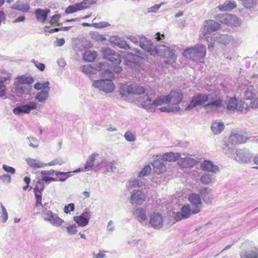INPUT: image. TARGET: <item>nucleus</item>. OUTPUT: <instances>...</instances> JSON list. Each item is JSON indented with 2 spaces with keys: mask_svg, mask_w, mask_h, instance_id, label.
I'll use <instances>...</instances> for the list:
<instances>
[{
  "mask_svg": "<svg viewBox=\"0 0 258 258\" xmlns=\"http://www.w3.org/2000/svg\"><path fill=\"white\" fill-rule=\"evenodd\" d=\"M155 92L150 94L147 93L140 96L137 100L139 105L149 112H177L180 110L179 103L183 98V94L180 90H172L167 95H161L153 100L155 96Z\"/></svg>",
  "mask_w": 258,
  "mask_h": 258,
  "instance_id": "obj_1",
  "label": "nucleus"
},
{
  "mask_svg": "<svg viewBox=\"0 0 258 258\" xmlns=\"http://www.w3.org/2000/svg\"><path fill=\"white\" fill-rule=\"evenodd\" d=\"M139 43L140 46L151 55L158 54L165 58V62L168 64H172L175 62L176 56L173 49L165 45L159 46V49L155 46L152 41L145 37H140Z\"/></svg>",
  "mask_w": 258,
  "mask_h": 258,
  "instance_id": "obj_2",
  "label": "nucleus"
},
{
  "mask_svg": "<svg viewBox=\"0 0 258 258\" xmlns=\"http://www.w3.org/2000/svg\"><path fill=\"white\" fill-rule=\"evenodd\" d=\"M202 199L206 204H212L214 200L213 190L209 187H202L198 194H195V214L199 213L203 208Z\"/></svg>",
  "mask_w": 258,
  "mask_h": 258,
  "instance_id": "obj_3",
  "label": "nucleus"
},
{
  "mask_svg": "<svg viewBox=\"0 0 258 258\" xmlns=\"http://www.w3.org/2000/svg\"><path fill=\"white\" fill-rule=\"evenodd\" d=\"M145 88L138 84L122 85L119 89V93L122 97L128 98L132 95H140L145 93Z\"/></svg>",
  "mask_w": 258,
  "mask_h": 258,
  "instance_id": "obj_4",
  "label": "nucleus"
},
{
  "mask_svg": "<svg viewBox=\"0 0 258 258\" xmlns=\"http://www.w3.org/2000/svg\"><path fill=\"white\" fill-rule=\"evenodd\" d=\"M244 101H250L249 109L258 108V86H247L244 92Z\"/></svg>",
  "mask_w": 258,
  "mask_h": 258,
  "instance_id": "obj_5",
  "label": "nucleus"
},
{
  "mask_svg": "<svg viewBox=\"0 0 258 258\" xmlns=\"http://www.w3.org/2000/svg\"><path fill=\"white\" fill-rule=\"evenodd\" d=\"M226 104V108L229 111L246 112L249 110L248 103L244 100L238 101L235 98H229Z\"/></svg>",
  "mask_w": 258,
  "mask_h": 258,
  "instance_id": "obj_6",
  "label": "nucleus"
},
{
  "mask_svg": "<svg viewBox=\"0 0 258 258\" xmlns=\"http://www.w3.org/2000/svg\"><path fill=\"white\" fill-rule=\"evenodd\" d=\"M41 216L45 221L49 222L51 225L56 227L61 226L64 222L57 214L49 210H45L43 211Z\"/></svg>",
  "mask_w": 258,
  "mask_h": 258,
  "instance_id": "obj_7",
  "label": "nucleus"
},
{
  "mask_svg": "<svg viewBox=\"0 0 258 258\" xmlns=\"http://www.w3.org/2000/svg\"><path fill=\"white\" fill-rule=\"evenodd\" d=\"M217 19L221 23L230 26L239 27L241 25V20L232 14H220L217 16Z\"/></svg>",
  "mask_w": 258,
  "mask_h": 258,
  "instance_id": "obj_8",
  "label": "nucleus"
},
{
  "mask_svg": "<svg viewBox=\"0 0 258 258\" xmlns=\"http://www.w3.org/2000/svg\"><path fill=\"white\" fill-rule=\"evenodd\" d=\"M220 24L213 20L205 21L203 24V27L201 30L200 37L202 38L208 34L217 31L220 28Z\"/></svg>",
  "mask_w": 258,
  "mask_h": 258,
  "instance_id": "obj_9",
  "label": "nucleus"
},
{
  "mask_svg": "<svg viewBox=\"0 0 258 258\" xmlns=\"http://www.w3.org/2000/svg\"><path fill=\"white\" fill-rule=\"evenodd\" d=\"M210 102L204 106L205 109L207 111H220L225 108V104L223 100L220 98H217L215 100L210 99L209 100Z\"/></svg>",
  "mask_w": 258,
  "mask_h": 258,
  "instance_id": "obj_10",
  "label": "nucleus"
},
{
  "mask_svg": "<svg viewBox=\"0 0 258 258\" xmlns=\"http://www.w3.org/2000/svg\"><path fill=\"white\" fill-rule=\"evenodd\" d=\"M93 86L106 93L111 92L114 89V86L112 81L109 79L96 81L93 83Z\"/></svg>",
  "mask_w": 258,
  "mask_h": 258,
  "instance_id": "obj_11",
  "label": "nucleus"
},
{
  "mask_svg": "<svg viewBox=\"0 0 258 258\" xmlns=\"http://www.w3.org/2000/svg\"><path fill=\"white\" fill-rule=\"evenodd\" d=\"M233 158L240 163H248L251 158V154L246 149H237Z\"/></svg>",
  "mask_w": 258,
  "mask_h": 258,
  "instance_id": "obj_12",
  "label": "nucleus"
},
{
  "mask_svg": "<svg viewBox=\"0 0 258 258\" xmlns=\"http://www.w3.org/2000/svg\"><path fill=\"white\" fill-rule=\"evenodd\" d=\"M103 57L115 64H119L121 61V56L115 51L108 48H103Z\"/></svg>",
  "mask_w": 258,
  "mask_h": 258,
  "instance_id": "obj_13",
  "label": "nucleus"
},
{
  "mask_svg": "<svg viewBox=\"0 0 258 258\" xmlns=\"http://www.w3.org/2000/svg\"><path fill=\"white\" fill-rule=\"evenodd\" d=\"M211 40L226 46L234 40L232 35L215 33L211 36Z\"/></svg>",
  "mask_w": 258,
  "mask_h": 258,
  "instance_id": "obj_14",
  "label": "nucleus"
},
{
  "mask_svg": "<svg viewBox=\"0 0 258 258\" xmlns=\"http://www.w3.org/2000/svg\"><path fill=\"white\" fill-rule=\"evenodd\" d=\"M149 224L154 229H161L163 225V219L159 213H153L150 215Z\"/></svg>",
  "mask_w": 258,
  "mask_h": 258,
  "instance_id": "obj_15",
  "label": "nucleus"
},
{
  "mask_svg": "<svg viewBox=\"0 0 258 258\" xmlns=\"http://www.w3.org/2000/svg\"><path fill=\"white\" fill-rule=\"evenodd\" d=\"M200 168L202 170L214 174H217L220 171L219 167L217 165L214 164L211 161L208 160H205L201 163Z\"/></svg>",
  "mask_w": 258,
  "mask_h": 258,
  "instance_id": "obj_16",
  "label": "nucleus"
},
{
  "mask_svg": "<svg viewBox=\"0 0 258 258\" xmlns=\"http://www.w3.org/2000/svg\"><path fill=\"white\" fill-rule=\"evenodd\" d=\"M44 189V183L41 179H39L36 182L33 191L36 198V206H41L42 203V191Z\"/></svg>",
  "mask_w": 258,
  "mask_h": 258,
  "instance_id": "obj_17",
  "label": "nucleus"
},
{
  "mask_svg": "<svg viewBox=\"0 0 258 258\" xmlns=\"http://www.w3.org/2000/svg\"><path fill=\"white\" fill-rule=\"evenodd\" d=\"M37 107V104L34 102H30L28 104L21 105L15 108L13 112L16 115H20L24 113H29L32 109H35Z\"/></svg>",
  "mask_w": 258,
  "mask_h": 258,
  "instance_id": "obj_18",
  "label": "nucleus"
},
{
  "mask_svg": "<svg viewBox=\"0 0 258 258\" xmlns=\"http://www.w3.org/2000/svg\"><path fill=\"white\" fill-rule=\"evenodd\" d=\"M89 6L85 2H82L75 4L74 5L69 6L65 10V13L66 14H70L85 10L88 8Z\"/></svg>",
  "mask_w": 258,
  "mask_h": 258,
  "instance_id": "obj_19",
  "label": "nucleus"
},
{
  "mask_svg": "<svg viewBox=\"0 0 258 258\" xmlns=\"http://www.w3.org/2000/svg\"><path fill=\"white\" fill-rule=\"evenodd\" d=\"M50 13V10L48 9H37L34 11V14L36 19L42 24L46 22L48 15Z\"/></svg>",
  "mask_w": 258,
  "mask_h": 258,
  "instance_id": "obj_20",
  "label": "nucleus"
},
{
  "mask_svg": "<svg viewBox=\"0 0 258 258\" xmlns=\"http://www.w3.org/2000/svg\"><path fill=\"white\" fill-rule=\"evenodd\" d=\"M247 138L238 133H232L229 137V142L232 145L245 143Z\"/></svg>",
  "mask_w": 258,
  "mask_h": 258,
  "instance_id": "obj_21",
  "label": "nucleus"
},
{
  "mask_svg": "<svg viewBox=\"0 0 258 258\" xmlns=\"http://www.w3.org/2000/svg\"><path fill=\"white\" fill-rule=\"evenodd\" d=\"M90 218V214L89 212H84L81 215L75 216L74 221L81 227L86 226L89 222Z\"/></svg>",
  "mask_w": 258,
  "mask_h": 258,
  "instance_id": "obj_22",
  "label": "nucleus"
},
{
  "mask_svg": "<svg viewBox=\"0 0 258 258\" xmlns=\"http://www.w3.org/2000/svg\"><path fill=\"white\" fill-rule=\"evenodd\" d=\"M145 195L140 190L134 191L131 196V201L132 204L136 205H141L145 201Z\"/></svg>",
  "mask_w": 258,
  "mask_h": 258,
  "instance_id": "obj_23",
  "label": "nucleus"
},
{
  "mask_svg": "<svg viewBox=\"0 0 258 258\" xmlns=\"http://www.w3.org/2000/svg\"><path fill=\"white\" fill-rule=\"evenodd\" d=\"M206 54V48L203 44H197L195 46V61L203 59Z\"/></svg>",
  "mask_w": 258,
  "mask_h": 258,
  "instance_id": "obj_24",
  "label": "nucleus"
},
{
  "mask_svg": "<svg viewBox=\"0 0 258 258\" xmlns=\"http://www.w3.org/2000/svg\"><path fill=\"white\" fill-rule=\"evenodd\" d=\"M225 125L224 123L219 120H216L212 122L211 128L215 135L220 134L224 129Z\"/></svg>",
  "mask_w": 258,
  "mask_h": 258,
  "instance_id": "obj_25",
  "label": "nucleus"
},
{
  "mask_svg": "<svg viewBox=\"0 0 258 258\" xmlns=\"http://www.w3.org/2000/svg\"><path fill=\"white\" fill-rule=\"evenodd\" d=\"M200 182L205 185L212 184L215 182V177L209 173H204L200 177Z\"/></svg>",
  "mask_w": 258,
  "mask_h": 258,
  "instance_id": "obj_26",
  "label": "nucleus"
},
{
  "mask_svg": "<svg viewBox=\"0 0 258 258\" xmlns=\"http://www.w3.org/2000/svg\"><path fill=\"white\" fill-rule=\"evenodd\" d=\"M154 172L157 174H161L166 171L165 166L159 160H155L152 163Z\"/></svg>",
  "mask_w": 258,
  "mask_h": 258,
  "instance_id": "obj_27",
  "label": "nucleus"
},
{
  "mask_svg": "<svg viewBox=\"0 0 258 258\" xmlns=\"http://www.w3.org/2000/svg\"><path fill=\"white\" fill-rule=\"evenodd\" d=\"M34 82V79L30 76L22 75L16 78V83L17 86L19 85H30Z\"/></svg>",
  "mask_w": 258,
  "mask_h": 258,
  "instance_id": "obj_28",
  "label": "nucleus"
},
{
  "mask_svg": "<svg viewBox=\"0 0 258 258\" xmlns=\"http://www.w3.org/2000/svg\"><path fill=\"white\" fill-rule=\"evenodd\" d=\"M240 258H258V249L254 247L252 249L241 252Z\"/></svg>",
  "mask_w": 258,
  "mask_h": 258,
  "instance_id": "obj_29",
  "label": "nucleus"
},
{
  "mask_svg": "<svg viewBox=\"0 0 258 258\" xmlns=\"http://www.w3.org/2000/svg\"><path fill=\"white\" fill-rule=\"evenodd\" d=\"M12 9L18 10L23 12H27L30 10L28 4H23L21 1H17L12 6Z\"/></svg>",
  "mask_w": 258,
  "mask_h": 258,
  "instance_id": "obj_30",
  "label": "nucleus"
},
{
  "mask_svg": "<svg viewBox=\"0 0 258 258\" xmlns=\"http://www.w3.org/2000/svg\"><path fill=\"white\" fill-rule=\"evenodd\" d=\"M180 155L177 153L169 152L164 154L163 159L166 161L174 162L179 159Z\"/></svg>",
  "mask_w": 258,
  "mask_h": 258,
  "instance_id": "obj_31",
  "label": "nucleus"
},
{
  "mask_svg": "<svg viewBox=\"0 0 258 258\" xmlns=\"http://www.w3.org/2000/svg\"><path fill=\"white\" fill-rule=\"evenodd\" d=\"M236 7V4L235 2L227 1L223 5L218 6V8L221 11H227L231 10L235 8Z\"/></svg>",
  "mask_w": 258,
  "mask_h": 258,
  "instance_id": "obj_32",
  "label": "nucleus"
},
{
  "mask_svg": "<svg viewBox=\"0 0 258 258\" xmlns=\"http://www.w3.org/2000/svg\"><path fill=\"white\" fill-rule=\"evenodd\" d=\"M193 163V160L191 158H183L178 161L177 164L181 168H189L192 167Z\"/></svg>",
  "mask_w": 258,
  "mask_h": 258,
  "instance_id": "obj_33",
  "label": "nucleus"
},
{
  "mask_svg": "<svg viewBox=\"0 0 258 258\" xmlns=\"http://www.w3.org/2000/svg\"><path fill=\"white\" fill-rule=\"evenodd\" d=\"M210 99V97L203 94H199L195 96V107L202 105Z\"/></svg>",
  "mask_w": 258,
  "mask_h": 258,
  "instance_id": "obj_34",
  "label": "nucleus"
},
{
  "mask_svg": "<svg viewBox=\"0 0 258 258\" xmlns=\"http://www.w3.org/2000/svg\"><path fill=\"white\" fill-rule=\"evenodd\" d=\"M97 57V53L95 51L87 50L83 54L84 59L88 62L94 60Z\"/></svg>",
  "mask_w": 258,
  "mask_h": 258,
  "instance_id": "obj_35",
  "label": "nucleus"
},
{
  "mask_svg": "<svg viewBox=\"0 0 258 258\" xmlns=\"http://www.w3.org/2000/svg\"><path fill=\"white\" fill-rule=\"evenodd\" d=\"M134 215L140 222H144L146 220V214L142 208L137 209L134 212Z\"/></svg>",
  "mask_w": 258,
  "mask_h": 258,
  "instance_id": "obj_36",
  "label": "nucleus"
},
{
  "mask_svg": "<svg viewBox=\"0 0 258 258\" xmlns=\"http://www.w3.org/2000/svg\"><path fill=\"white\" fill-rule=\"evenodd\" d=\"M98 154H93L89 157L84 167L86 170H90L94 166L95 157Z\"/></svg>",
  "mask_w": 258,
  "mask_h": 258,
  "instance_id": "obj_37",
  "label": "nucleus"
},
{
  "mask_svg": "<svg viewBox=\"0 0 258 258\" xmlns=\"http://www.w3.org/2000/svg\"><path fill=\"white\" fill-rule=\"evenodd\" d=\"M49 90H42L39 92L36 96V99L39 102H44L48 97V92Z\"/></svg>",
  "mask_w": 258,
  "mask_h": 258,
  "instance_id": "obj_38",
  "label": "nucleus"
},
{
  "mask_svg": "<svg viewBox=\"0 0 258 258\" xmlns=\"http://www.w3.org/2000/svg\"><path fill=\"white\" fill-rule=\"evenodd\" d=\"M49 84H50L48 81H46L43 83L37 82L34 84V87L35 89L38 90L42 89H46L45 90H49Z\"/></svg>",
  "mask_w": 258,
  "mask_h": 258,
  "instance_id": "obj_39",
  "label": "nucleus"
},
{
  "mask_svg": "<svg viewBox=\"0 0 258 258\" xmlns=\"http://www.w3.org/2000/svg\"><path fill=\"white\" fill-rule=\"evenodd\" d=\"M181 212L182 215V218L184 219L188 218L191 213V210L189 206H183L181 209Z\"/></svg>",
  "mask_w": 258,
  "mask_h": 258,
  "instance_id": "obj_40",
  "label": "nucleus"
},
{
  "mask_svg": "<svg viewBox=\"0 0 258 258\" xmlns=\"http://www.w3.org/2000/svg\"><path fill=\"white\" fill-rule=\"evenodd\" d=\"M182 55L186 59H191L194 57V49L192 47L185 49Z\"/></svg>",
  "mask_w": 258,
  "mask_h": 258,
  "instance_id": "obj_41",
  "label": "nucleus"
},
{
  "mask_svg": "<svg viewBox=\"0 0 258 258\" xmlns=\"http://www.w3.org/2000/svg\"><path fill=\"white\" fill-rule=\"evenodd\" d=\"M10 77H8L7 78H1L0 80V97H3L5 95L6 87L3 84L4 82L7 80H9Z\"/></svg>",
  "mask_w": 258,
  "mask_h": 258,
  "instance_id": "obj_42",
  "label": "nucleus"
},
{
  "mask_svg": "<svg viewBox=\"0 0 258 258\" xmlns=\"http://www.w3.org/2000/svg\"><path fill=\"white\" fill-rule=\"evenodd\" d=\"M232 148L231 147H230L227 144H225L222 147V152L224 154L228 155L229 156H231L232 158H233V156L235 155V154L232 153Z\"/></svg>",
  "mask_w": 258,
  "mask_h": 258,
  "instance_id": "obj_43",
  "label": "nucleus"
},
{
  "mask_svg": "<svg viewBox=\"0 0 258 258\" xmlns=\"http://www.w3.org/2000/svg\"><path fill=\"white\" fill-rule=\"evenodd\" d=\"M151 171V168L149 165L145 166L139 173L138 176L140 177H144L148 175Z\"/></svg>",
  "mask_w": 258,
  "mask_h": 258,
  "instance_id": "obj_44",
  "label": "nucleus"
},
{
  "mask_svg": "<svg viewBox=\"0 0 258 258\" xmlns=\"http://www.w3.org/2000/svg\"><path fill=\"white\" fill-rule=\"evenodd\" d=\"M242 5L248 9H253L255 7V3L253 0H243Z\"/></svg>",
  "mask_w": 258,
  "mask_h": 258,
  "instance_id": "obj_45",
  "label": "nucleus"
},
{
  "mask_svg": "<svg viewBox=\"0 0 258 258\" xmlns=\"http://www.w3.org/2000/svg\"><path fill=\"white\" fill-rule=\"evenodd\" d=\"M60 18V15L59 14L54 15L52 16L49 21V23L51 25H58V22Z\"/></svg>",
  "mask_w": 258,
  "mask_h": 258,
  "instance_id": "obj_46",
  "label": "nucleus"
},
{
  "mask_svg": "<svg viewBox=\"0 0 258 258\" xmlns=\"http://www.w3.org/2000/svg\"><path fill=\"white\" fill-rule=\"evenodd\" d=\"M1 208L2 210L1 216V220L3 222H5L8 220V214L6 209L2 204H1Z\"/></svg>",
  "mask_w": 258,
  "mask_h": 258,
  "instance_id": "obj_47",
  "label": "nucleus"
},
{
  "mask_svg": "<svg viewBox=\"0 0 258 258\" xmlns=\"http://www.w3.org/2000/svg\"><path fill=\"white\" fill-rule=\"evenodd\" d=\"M124 137L127 141L133 142L136 140L135 136L131 132L128 131L125 133Z\"/></svg>",
  "mask_w": 258,
  "mask_h": 258,
  "instance_id": "obj_48",
  "label": "nucleus"
},
{
  "mask_svg": "<svg viewBox=\"0 0 258 258\" xmlns=\"http://www.w3.org/2000/svg\"><path fill=\"white\" fill-rule=\"evenodd\" d=\"M67 230L68 232L71 235L75 234L77 232V226L75 224L71 225L67 227Z\"/></svg>",
  "mask_w": 258,
  "mask_h": 258,
  "instance_id": "obj_49",
  "label": "nucleus"
},
{
  "mask_svg": "<svg viewBox=\"0 0 258 258\" xmlns=\"http://www.w3.org/2000/svg\"><path fill=\"white\" fill-rule=\"evenodd\" d=\"M75 210V205L73 203H70L67 206H65L63 208L64 212L66 214L70 213L71 212Z\"/></svg>",
  "mask_w": 258,
  "mask_h": 258,
  "instance_id": "obj_50",
  "label": "nucleus"
},
{
  "mask_svg": "<svg viewBox=\"0 0 258 258\" xmlns=\"http://www.w3.org/2000/svg\"><path fill=\"white\" fill-rule=\"evenodd\" d=\"M172 216L176 222L179 221L182 219H184V218H182V213L180 212H173L172 214Z\"/></svg>",
  "mask_w": 258,
  "mask_h": 258,
  "instance_id": "obj_51",
  "label": "nucleus"
},
{
  "mask_svg": "<svg viewBox=\"0 0 258 258\" xmlns=\"http://www.w3.org/2000/svg\"><path fill=\"white\" fill-rule=\"evenodd\" d=\"M32 62H33L35 66V67L38 69L40 71H43L45 68V64L42 63H40V62H38L37 61H36L34 59L32 60Z\"/></svg>",
  "mask_w": 258,
  "mask_h": 258,
  "instance_id": "obj_52",
  "label": "nucleus"
},
{
  "mask_svg": "<svg viewBox=\"0 0 258 258\" xmlns=\"http://www.w3.org/2000/svg\"><path fill=\"white\" fill-rule=\"evenodd\" d=\"M28 164L31 167L34 168H39L41 167L40 163H37L36 160L34 159H30L27 161Z\"/></svg>",
  "mask_w": 258,
  "mask_h": 258,
  "instance_id": "obj_53",
  "label": "nucleus"
},
{
  "mask_svg": "<svg viewBox=\"0 0 258 258\" xmlns=\"http://www.w3.org/2000/svg\"><path fill=\"white\" fill-rule=\"evenodd\" d=\"M55 174L57 176L60 175L61 177L59 178V180L61 181H64L68 177L67 173L64 172H56Z\"/></svg>",
  "mask_w": 258,
  "mask_h": 258,
  "instance_id": "obj_54",
  "label": "nucleus"
},
{
  "mask_svg": "<svg viewBox=\"0 0 258 258\" xmlns=\"http://www.w3.org/2000/svg\"><path fill=\"white\" fill-rule=\"evenodd\" d=\"M3 169L7 172H9L11 174H14L15 172V169L14 168L4 164L3 166Z\"/></svg>",
  "mask_w": 258,
  "mask_h": 258,
  "instance_id": "obj_55",
  "label": "nucleus"
},
{
  "mask_svg": "<svg viewBox=\"0 0 258 258\" xmlns=\"http://www.w3.org/2000/svg\"><path fill=\"white\" fill-rule=\"evenodd\" d=\"M41 180H42L43 183H44V182H45V183H50L51 182L56 181L55 178H54L53 177H47V176L43 177L41 179Z\"/></svg>",
  "mask_w": 258,
  "mask_h": 258,
  "instance_id": "obj_56",
  "label": "nucleus"
},
{
  "mask_svg": "<svg viewBox=\"0 0 258 258\" xmlns=\"http://www.w3.org/2000/svg\"><path fill=\"white\" fill-rule=\"evenodd\" d=\"M209 37L207 38V41H208V48L209 51H212L214 47V41L211 40V38H210L211 41H209Z\"/></svg>",
  "mask_w": 258,
  "mask_h": 258,
  "instance_id": "obj_57",
  "label": "nucleus"
},
{
  "mask_svg": "<svg viewBox=\"0 0 258 258\" xmlns=\"http://www.w3.org/2000/svg\"><path fill=\"white\" fill-rule=\"evenodd\" d=\"M165 38V35L164 34H161L159 32H157L155 35V39L157 41H160L163 40Z\"/></svg>",
  "mask_w": 258,
  "mask_h": 258,
  "instance_id": "obj_58",
  "label": "nucleus"
},
{
  "mask_svg": "<svg viewBox=\"0 0 258 258\" xmlns=\"http://www.w3.org/2000/svg\"><path fill=\"white\" fill-rule=\"evenodd\" d=\"M48 27H45L44 28V30L45 32H48L49 33H52L55 32L61 31L60 28H56L51 29L49 30H48Z\"/></svg>",
  "mask_w": 258,
  "mask_h": 258,
  "instance_id": "obj_59",
  "label": "nucleus"
},
{
  "mask_svg": "<svg viewBox=\"0 0 258 258\" xmlns=\"http://www.w3.org/2000/svg\"><path fill=\"white\" fill-rule=\"evenodd\" d=\"M106 251L101 252L100 250L99 251V252L98 253H93V258H103L105 256V254L104 252H105Z\"/></svg>",
  "mask_w": 258,
  "mask_h": 258,
  "instance_id": "obj_60",
  "label": "nucleus"
},
{
  "mask_svg": "<svg viewBox=\"0 0 258 258\" xmlns=\"http://www.w3.org/2000/svg\"><path fill=\"white\" fill-rule=\"evenodd\" d=\"M82 71L85 73H89L92 71V67L90 65L84 66L82 68Z\"/></svg>",
  "mask_w": 258,
  "mask_h": 258,
  "instance_id": "obj_61",
  "label": "nucleus"
},
{
  "mask_svg": "<svg viewBox=\"0 0 258 258\" xmlns=\"http://www.w3.org/2000/svg\"><path fill=\"white\" fill-rule=\"evenodd\" d=\"M62 164V161L60 160L55 159L52 161L50 163V165H61Z\"/></svg>",
  "mask_w": 258,
  "mask_h": 258,
  "instance_id": "obj_62",
  "label": "nucleus"
},
{
  "mask_svg": "<svg viewBox=\"0 0 258 258\" xmlns=\"http://www.w3.org/2000/svg\"><path fill=\"white\" fill-rule=\"evenodd\" d=\"M25 20V17L24 16H21L18 17L17 19H16L14 21V23H16L23 22V21H24Z\"/></svg>",
  "mask_w": 258,
  "mask_h": 258,
  "instance_id": "obj_63",
  "label": "nucleus"
},
{
  "mask_svg": "<svg viewBox=\"0 0 258 258\" xmlns=\"http://www.w3.org/2000/svg\"><path fill=\"white\" fill-rule=\"evenodd\" d=\"M57 46H60L64 44L65 41L63 38L57 39L56 40Z\"/></svg>",
  "mask_w": 258,
  "mask_h": 258,
  "instance_id": "obj_64",
  "label": "nucleus"
}]
</instances>
